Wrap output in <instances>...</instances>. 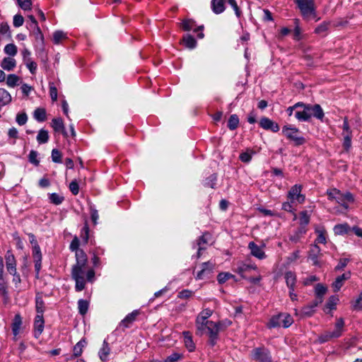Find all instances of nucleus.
Segmentation results:
<instances>
[{
    "instance_id": "obj_1",
    "label": "nucleus",
    "mask_w": 362,
    "mask_h": 362,
    "mask_svg": "<svg viewBox=\"0 0 362 362\" xmlns=\"http://www.w3.org/2000/svg\"><path fill=\"white\" fill-rule=\"evenodd\" d=\"M75 255L76 263L72 267L71 277L85 278L88 262L87 255L83 250L76 251Z\"/></svg>"
},
{
    "instance_id": "obj_2",
    "label": "nucleus",
    "mask_w": 362,
    "mask_h": 362,
    "mask_svg": "<svg viewBox=\"0 0 362 362\" xmlns=\"http://www.w3.org/2000/svg\"><path fill=\"white\" fill-rule=\"evenodd\" d=\"M344 326V321L342 318H339L334 325L333 331H325L318 337V341L321 344L327 342L332 339L339 338L342 334Z\"/></svg>"
},
{
    "instance_id": "obj_3",
    "label": "nucleus",
    "mask_w": 362,
    "mask_h": 362,
    "mask_svg": "<svg viewBox=\"0 0 362 362\" xmlns=\"http://www.w3.org/2000/svg\"><path fill=\"white\" fill-rule=\"evenodd\" d=\"M304 19L308 21L315 17L314 0H294Z\"/></svg>"
},
{
    "instance_id": "obj_4",
    "label": "nucleus",
    "mask_w": 362,
    "mask_h": 362,
    "mask_svg": "<svg viewBox=\"0 0 362 362\" xmlns=\"http://www.w3.org/2000/svg\"><path fill=\"white\" fill-rule=\"evenodd\" d=\"M281 132L288 139L293 141L296 146L303 145L305 142V138L298 135L299 129L291 124L284 125Z\"/></svg>"
},
{
    "instance_id": "obj_5",
    "label": "nucleus",
    "mask_w": 362,
    "mask_h": 362,
    "mask_svg": "<svg viewBox=\"0 0 362 362\" xmlns=\"http://www.w3.org/2000/svg\"><path fill=\"white\" fill-rule=\"evenodd\" d=\"M293 322V317L288 313H279L273 316L269 323V327L283 326L285 328L290 327Z\"/></svg>"
},
{
    "instance_id": "obj_6",
    "label": "nucleus",
    "mask_w": 362,
    "mask_h": 362,
    "mask_svg": "<svg viewBox=\"0 0 362 362\" xmlns=\"http://www.w3.org/2000/svg\"><path fill=\"white\" fill-rule=\"evenodd\" d=\"M302 186L300 185H293L288 192L287 198L291 203L297 202L302 204L305 201V195L301 194Z\"/></svg>"
},
{
    "instance_id": "obj_7",
    "label": "nucleus",
    "mask_w": 362,
    "mask_h": 362,
    "mask_svg": "<svg viewBox=\"0 0 362 362\" xmlns=\"http://www.w3.org/2000/svg\"><path fill=\"white\" fill-rule=\"evenodd\" d=\"M252 357L257 362H272L269 351L264 348L255 349Z\"/></svg>"
},
{
    "instance_id": "obj_8",
    "label": "nucleus",
    "mask_w": 362,
    "mask_h": 362,
    "mask_svg": "<svg viewBox=\"0 0 362 362\" xmlns=\"http://www.w3.org/2000/svg\"><path fill=\"white\" fill-rule=\"evenodd\" d=\"M257 267L255 264H252L247 262H239L236 264L234 271L239 274L243 278H247L245 274L251 270H257Z\"/></svg>"
},
{
    "instance_id": "obj_9",
    "label": "nucleus",
    "mask_w": 362,
    "mask_h": 362,
    "mask_svg": "<svg viewBox=\"0 0 362 362\" xmlns=\"http://www.w3.org/2000/svg\"><path fill=\"white\" fill-rule=\"evenodd\" d=\"M204 329H207L209 331L211 343L212 345H214L215 339L217 337L219 330L218 325L212 321L206 320L204 324Z\"/></svg>"
},
{
    "instance_id": "obj_10",
    "label": "nucleus",
    "mask_w": 362,
    "mask_h": 362,
    "mask_svg": "<svg viewBox=\"0 0 362 362\" xmlns=\"http://www.w3.org/2000/svg\"><path fill=\"white\" fill-rule=\"evenodd\" d=\"M334 201L342 206L344 209L347 210L349 209L348 204L354 202V198L353 194L350 192H347L345 194H343L340 192Z\"/></svg>"
},
{
    "instance_id": "obj_11",
    "label": "nucleus",
    "mask_w": 362,
    "mask_h": 362,
    "mask_svg": "<svg viewBox=\"0 0 362 362\" xmlns=\"http://www.w3.org/2000/svg\"><path fill=\"white\" fill-rule=\"evenodd\" d=\"M301 105L294 113V117L299 122H308L310 121L309 109L306 107L305 103L301 102Z\"/></svg>"
},
{
    "instance_id": "obj_12",
    "label": "nucleus",
    "mask_w": 362,
    "mask_h": 362,
    "mask_svg": "<svg viewBox=\"0 0 362 362\" xmlns=\"http://www.w3.org/2000/svg\"><path fill=\"white\" fill-rule=\"evenodd\" d=\"M306 107H308V115H310V119L312 117H315L317 119L322 120L324 117V112L322 109L321 106L318 104L315 105H310V104H306Z\"/></svg>"
},
{
    "instance_id": "obj_13",
    "label": "nucleus",
    "mask_w": 362,
    "mask_h": 362,
    "mask_svg": "<svg viewBox=\"0 0 362 362\" xmlns=\"http://www.w3.org/2000/svg\"><path fill=\"white\" fill-rule=\"evenodd\" d=\"M212 315V310L209 308L203 310L196 320V326L198 331L204 330V322Z\"/></svg>"
},
{
    "instance_id": "obj_14",
    "label": "nucleus",
    "mask_w": 362,
    "mask_h": 362,
    "mask_svg": "<svg viewBox=\"0 0 362 362\" xmlns=\"http://www.w3.org/2000/svg\"><path fill=\"white\" fill-rule=\"evenodd\" d=\"M45 320L43 315H36L34 320V337L38 339L44 330Z\"/></svg>"
},
{
    "instance_id": "obj_15",
    "label": "nucleus",
    "mask_w": 362,
    "mask_h": 362,
    "mask_svg": "<svg viewBox=\"0 0 362 362\" xmlns=\"http://www.w3.org/2000/svg\"><path fill=\"white\" fill-rule=\"evenodd\" d=\"M264 246L265 245H263L262 247H259L254 242H250L248 244V248L250 250L251 255L258 258L259 259H263L266 258V255L262 249V247Z\"/></svg>"
},
{
    "instance_id": "obj_16",
    "label": "nucleus",
    "mask_w": 362,
    "mask_h": 362,
    "mask_svg": "<svg viewBox=\"0 0 362 362\" xmlns=\"http://www.w3.org/2000/svg\"><path fill=\"white\" fill-rule=\"evenodd\" d=\"M259 125L264 129L271 130L273 132H277L279 131V126L277 123L273 122L272 119L267 117H262L260 119Z\"/></svg>"
},
{
    "instance_id": "obj_17",
    "label": "nucleus",
    "mask_w": 362,
    "mask_h": 362,
    "mask_svg": "<svg viewBox=\"0 0 362 362\" xmlns=\"http://www.w3.org/2000/svg\"><path fill=\"white\" fill-rule=\"evenodd\" d=\"M214 264L210 261L204 262L202 264V269L197 273L196 278L197 279H202L204 276L210 274L214 268Z\"/></svg>"
},
{
    "instance_id": "obj_18",
    "label": "nucleus",
    "mask_w": 362,
    "mask_h": 362,
    "mask_svg": "<svg viewBox=\"0 0 362 362\" xmlns=\"http://www.w3.org/2000/svg\"><path fill=\"white\" fill-rule=\"evenodd\" d=\"M4 260L2 257H0V295L4 298H7L8 291L4 277Z\"/></svg>"
},
{
    "instance_id": "obj_19",
    "label": "nucleus",
    "mask_w": 362,
    "mask_h": 362,
    "mask_svg": "<svg viewBox=\"0 0 362 362\" xmlns=\"http://www.w3.org/2000/svg\"><path fill=\"white\" fill-rule=\"evenodd\" d=\"M6 263L7 271L11 274H15L16 273V262L14 255L10 251L6 252Z\"/></svg>"
},
{
    "instance_id": "obj_20",
    "label": "nucleus",
    "mask_w": 362,
    "mask_h": 362,
    "mask_svg": "<svg viewBox=\"0 0 362 362\" xmlns=\"http://www.w3.org/2000/svg\"><path fill=\"white\" fill-rule=\"evenodd\" d=\"M322 303L321 300H315L309 305L303 307L300 311L301 317H310L315 313V308Z\"/></svg>"
},
{
    "instance_id": "obj_21",
    "label": "nucleus",
    "mask_w": 362,
    "mask_h": 362,
    "mask_svg": "<svg viewBox=\"0 0 362 362\" xmlns=\"http://www.w3.org/2000/svg\"><path fill=\"white\" fill-rule=\"evenodd\" d=\"M320 255L322 254L320 247L317 244L312 245L309 251L308 258L314 265H319L318 257Z\"/></svg>"
},
{
    "instance_id": "obj_22",
    "label": "nucleus",
    "mask_w": 362,
    "mask_h": 362,
    "mask_svg": "<svg viewBox=\"0 0 362 362\" xmlns=\"http://www.w3.org/2000/svg\"><path fill=\"white\" fill-rule=\"evenodd\" d=\"M315 232L317 235L315 243L325 244L327 243V231L323 226H316Z\"/></svg>"
},
{
    "instance_id": "obj_23",
    "label": "nucleus",
    "mask_w": 362,
    "mask_h": 362,
    "mask_svg": "<svg viewBox=\"0 0 362 362\" xmlns=\"http://www.w3.org/2000/svg\"><path fill=\"white\" fill-rule=\"evenodd\" d=\"M351 277V273L346 272L340 276H339L335 281L332 283V287L334 292H337L340 290L341 286L344 284V282L349 279Z\"/></svg>"
},
{
    "instance_id": "obj_24",
    "label": "nucleus",
    "mask_w": 362,
    "mask_h": 362,
    "mask_svg": "<svg viewBox=\"0 0 362 362\" xmlns=\"http://www.w3.org/2000/svg\"><path fill=\"white\" fill-rule=\"evenodd\" d=\"M196 26V23L192 19H185L182 21L180 27L182 30L185 31H189L193 30L194 32H197L198 30H202L204 28V25L199 26L197 29L194 28Z\"/></svg>"
},
{
    "instance_id": "obj_25",
    "label": "nucleus",
    "mask_w": 362,
    "mask_h": 362,
    "mask_svg": "<svg viewBox=\"0 0 362 362\" xmlns=\"http://www.w3.org/2000/svg\"><path fill=\"white\" fill-rule=\"evenodd\" d=\"M51 126L55 132H62L63 135L66 137L68 136L65 130L64 124L62 118H54L52 120Z\"/></svg>"
},
{
    "instance_id": "obj_26",
    "label": "nucleus",
    "mask_w": 362,
    "mask_h": 362,
    "mask_svg": "<svg viewBox=\"0 0 362 362\" xmlns=\"http://www.w3.org/2000/svg\"><path fill=\"white\" fill-rule=\"evenodd\" d=\"M211 8L214 13H222L226 10L225 0H211Z\"/></svg>"
},
{
    "instance_id": "obj_27",
    "label": "nucleus",
    "mask_w": 362,
    "mask_h": 362,
    "mask_svg": "<svg viewBox=\"0 0 362 362\" xmlns=\"http://www.w3.org/2000/svg\"><path fill=\"white\" fill-rule=\"evenodd\" d=\"M286 285L289 289L295 288L296 284V275L291 271L286 272L284 274Z\"/></svg>"
},
{
    "instance_id": "obj_28",
    "label": "nucleus",
    "mask_w": 362,
    "mask_h": 362,
    "mask_svg": "<svg viewBox=\"0 0 362 362\" xmlns=\"http://www.w3.org/2000/svg\"><path fill=\"white\" fill-rule=\"evenodd\" d=\"M1 67L6 71H12L16 66V62L13 58L5 57L1 62Z\"/></svg>"
},
{
    "instance_id": "obj_29",
    "label": "nucleus",
    "mask_w": 362,
    "mask_h": 362,
    "mask_svg": "<svg viewBox=\"0 0 362 362\" xmlns=\"http://www.w3.org/2000/svg\"><path fill=\"white\" fill-rule=\"evenodd\" d=\"M22 323L21 316L19 314H16L11 325L12 332L14 336H17L19 334Z\"/></svg>"
},
{
    "instance_id": "obj_30",
    "label": "nucleus",
    "mask_w": 362,
    "mask_h": 362,
    "mask_svg": "<svg viewBox=\"0 0 362 362\" xmlns=\"http://www.w3.org/2000/svg\"><path fill=\"white\" fill-rule=\"evenodd\" d=\"M182 44L188 49H194L197 46V41L191 35H185L182 37Z\"/></svg>"
},
{
    "instance_id": "obj_31",
    "label": "nucleus",
    "mask_w": 362,
    "mask_h": 362,
    "mask_svg": "<svg viewBox=\"0 0 362 362\" xmlns=\"http://www.w3.org/2000/svg\"><path fill=\"white\" fill-rule=\"evenodd\" d=\"M110 349L109 347L108 343L106 340H104L103 346L100 349L98 355L101 361H105L107 359V356L110 354Z\"/></svg>"
},
{
    "instance_id": "obj_32",
    "label": "nucleus",
    "mask_w": 362,
    "mask_h": 362,
    "mask_svg": "<svg viewBox=\"0 0 362 362\" xmlns=\"http://www.w3.org/2000/svg\"><path fill=\"white\" fill-rule=\"evenodd\" d=\"M184 341L185 346L189 351H193L195 349V345L192 341V337L189 332H184Z\"/></svg>"
},
{
    "instance_id": "obj_33",
    "label": "nucleus",
    "mask_w": 362,
    "mask_h": 362,
    "mask_svg": "<svg viewBox=\"0 0 362 362\" xmlns=\"http://www.w3.org/2000/svg\"><path fill=\"white\" fill-rule=\"evenodd\" d=\"M33 117L37 122H42L47 119L46 110L44 108L38 107L33 112Z\"/></svg>"
},
{
    "instance_id": "obj_34",
    "label": "nucleus",
    "mask_w": 362,
    "mask_h": 362,
    "mask_svg": "<svg viewBox=\"0 0 362 362\" xmlns=\"http://www.w3.org/2000/svg\"><path fill=\"white\" fill-rule=\"evenodd\" d=\"M21 83V78L16 74H9L6 78V84L10 88L18 86Z\"/></svg>"
},
{
    "instance_id": "obj_35",
    "label": "nucleus",
    "mask_w": 362,
    "mask_h": 362,
    "mask_svg": "<svg viewBox=\"0 0 362 362\" xmlns=\"http://www.w3.org/2000/svg\"><path fill=\"white\" fill-rule=\"evenodd\" d=\"M11 102V95L4 88H0V104L6 105Z\"/></svg>"
},
{
    "instance_id": "obj_36",
    "label": "nucleus",
    "mask_w": 362,
    "mask_h": 362,
    "mask_svg": "<svg viewBox=\"0 0 362 362\" xmlns=\"http://www.w3.org/2000/svg\"><path fill=\"white\" fill-rule=\"evenodd\" d=\"M35 309L37 315H43L45 311V303L42 298L40 295H37L35 298Z\"/></svg>"
},
{
    "instance_id": "obj_37",
    "label": "nucleus",
    "mask_w": 362,
    "mask_h": 362,
    "mask_svg": "<svg viewBox=\"0 0 362 362\" xmlns=\"http://www.w3.org/2000/svg\"><path fill=\"white\" fill-rule=\"evenodd\" d=\"M86 345V341L84 339H81L74 346L73 349V354L75 357H78L81 355L83 352V349Z\"/></svg>"
},
{
    "instance_id": "obj_38",
    "label": "nucleus",
    "mask_w": 362,
    "mask_h": 362,
    "mask_svg": "<svg viewBox=\"0 0 362 362\" xmlns=\"http://www.w3.org/2000/svg\"><path fill=\"white\" fill-rule=\"evenodd\" d=\"M49 133L47 130L41 129L39 130L36 139L40 144H46L49 141Z\"/></svg>"
},
{
    "instance_id": "obj_39",
    "label": "nucleus",
    "mask_w": 362,
    "mask_h": 362,
    "mask_svg": "<svg viewBox=\"0 0 362 362\" xmlns=\"http://www.w3.org/2000/svg\"><path fill=\"white\" fill-rule=\"evenodd\" d=\"M139 315V312L137 310H134L132 313L127 315L125 318L122 321V325L128 327L130 324H132L136 319V316Z\"/></svg>"
},
{
    "instance_id": "obj_40",
    "label": "nucleus",
    "mask_w": 362,
    "mask_h": 362,
    "mask_svg": "<svg viewBox=\"0 0 362 362\" xmlns=\"http://www.w3.org/2000/svg\"><path fill=\"white\" fill-rule=\"evenodd\" d=\"M89 307V303L86 300L80 299L78 301V312L81 315H84L87 313Z\"/></svg>"
},
{
    "instance_id": "obj_41",
    "label": "nucleus",
    "mask_w": 362,
    "mask_h": 362,
    "mask_svg": "<svg viewBox=\"0 0 362 362\" xmlns=\"http://www.w3.org/2000/svg\"><path fill=\"white\" fill-rule=\"evenodd\" d=\"M327 291V288L322 284H317L315 286V295L316 300H321L322 301V297Z\"/></svg>"
},
{
    "instance_id": "obj_42",
    "label": "nucleus",
    "mask_w": 362,
    "mask_h": 362,
    "mask_svg": "<svg viewBox=\"0 0 362 362\" xmlns=\"http://www.w3.org/2000/svg\"><path fill=\"white\" fill-rule=\"evenodd\" d=\"M76 282L75 288L76 291H81L85 288L86 281L83 277H72Z\"/></svg>"
},
{
    "instance_id": "obj_43",
    "label": "nucleus",
    "mask_w": 362,
    "mask_h": 362,
    "mask_svg": "<svg viewBox=\"0 0 362 362\" xmlns=\"http://www.w3.org/2000/svg\"><path fill=\"white\" fill-rule=\"evenodd\" d=\"M238 124H239L238 117L236 115H232L228 119V127L230 130H234L238 127Z\"/></svg>"
},
{
    "instance_id": "obj_44",
    "label": "nucleus",
    "mask_w": 362,
    "mask_h": 362,
    "mask_svg": "<svg viewBox=\"0 0 362 362\" xmlns=\"http://www.w3.org/2000/svg\"><path fill=\"white\" fill-rule=\"evenodd\" d=\"M349 227L347 224H339L334 226V231L337 235H343L349 232Z\"/></svg>"
},
{
    "instance_id": "obj_45",
    "label": "nucleus",
    "mask_w": 362,
    "mask_h": 362,
    "mask_svg": "<svg viewBox=\"0 0 362 362\" xmlns=\"http://www.w3.org/2000/svg\"><path fill=\"white\" fill-rule=\"evenodd\" d=\"M66 38V35L63 31L57 30L53 34V41L54 44H59L62 40Z\"/></svg>"
},
{
    "instance_id": "obj_46",
    "label": "nucleus",
    "mask_w": 362,
    "mask_h": 362,
    "mask_svg": "<svg viewBox=\"0 0 362 362\" xmlns=\"http://www.w3.org/2000/svg\"><path fill=\"white\" fill-rule=\"evenodd\" d=\"M341 134L344 137L346 136H352V132L351 130V128H350V126L349 124L348 119L346 117H344V119Z\"/></svg>"
},
{
    "instance_id": "obj_47",
    "label": "nucleus",
    "mask_w": 362,
    "mask_h": 362,
    "mask_svg": "<svg viewBox=\"0 0 362 362\" xmlns=\"http://www.w3.org/2000/svg\"><path fill=\"white\" fill-rule=\"evenodd\" d=\"M4 52L9 56H15L17 54V47L13 44H8L4 47Z\"/></svg>"
},
{
    "instance_id": "obj_48",
    "label": "nucleus",
    "mask_w": 362,
    "mask_h": 362,
    "mask_svg": "<svg viewBox=\"0 0 362 362\" xmlns=\"http://www.w3.org/2000/svg\"><path fill=\"white\" fill-rule=\"evenodd\" d=\"M37 156H38V153L36 151H34V150L30 151L29 156H28L29 162L35 166H38L40 164V160L37 159Z\"/></svg>"
},
{
    "instance_id": "obj_49",
    "label": "nucleus",
    "mask_w": 362,
    "mask_h": 362,
    "mask_svg": "<svg viewBox=\"0 0 362 362\" xmlns=\"http://www.w3.org/2000/svg\"><path fill=\"white\" fill-rule=\"evenodd\" d=\"M216 180H217V176L216 174L211 175L205 180L204 186L209 187L211 188H214Z\"/></svg>"
},
{
    "instance_id": "obj_50",
    "label": "nucleus",
    "mask_w": 362,
    "mask_h": 362,
    "mask_svg": "<svg viewBox=\"0 0 362 362\" xmlns=\"http://www.w3.org/2000/svg\"><path fill=\"white\" fill-rule=\"evenodd\" d=\"M329 28V23L323 22L320 24L315 30V33L319 35H325Z\"/></svg>"
},
{
    "instance_id": "obj_51",
    "label": "nucleus",
    "mask_w": 362,
    "mask_h": 362,
    "mask_svg": "<svg viewBox=\"0 0 362 362\" xmlns=\"http://www.w3.org/2000/svg\"><path fill=\"white\" fill-rule=\"evenodd\" d=\"M50 202L56 205H59L64 201V197L60 196L57 193H52L49 194Z\"/></svg>"
},
{
    "instance_id": "obj_52",
    "label": "nucleus",
    "mask_w": 362,
    "mask_h": 362,
    "mask_svg": "<svg viewBox=\"0 0 362 362\" xmlns=\"http://www.w3.org/2000/svg\"><path fill=\"white\" fill-rule=\"evenodd\" d=\"M208 235L207 234H204L203 235H202L199 240H197V245H198V257L200 256V252L202 250H204V247H202V245L203 244H206L208 243V240H207V238H206V236Z\"/></svg>"
},
{
    "instance_id": "obj_53",
    "label": "nucleus",
    "mask_w": 362,
    "mask_h": 362,
    "mask_svg": "<svg viewBox=\"0 0 362 362\" xmlns=\"http://www.w3.org/2000/svg\"><path fill=\"white\" fill-rule=\"evenodd\" d=\"M17 2L22 9L25 11L31 9V0H17Z\"/></svg>"
},
{
    "instance_id": "obj_54",
    "label": "nucleus",
    "mask_w": 362,
    "mask_h": 362,
    "mask_svg": "<svg viewBox=\"0 0 362 362\" xmlns=\"http://www.w3.org/2000/svg\"><path fill=\"white\" fill-rule=\"evenodd\" d=\"M16 120L19 125H24L28 121V116L25 112L18 113Z\"/></svg>"
},
{
    "instance_id": "obj_55",
    "label": "nucleus",
    "mask_w": 362,
    "mask_h": 362,
    "mask_svg": "<svg viewBox=\"0 0 362 362\" xmlns=\"http://www.w3.org/2000/svg\"><path fill=\"white\" fill-rule=\"evenodd\" d=\"M233 277H234V276L230 273H227V272L220 273L217 276V279L220 284H223V283H225L229 279L233 278Z\"/></svg>"
},
{
    "instance_id": "obj_56",
    "label": "nucleus",
    "mask_w": 362,
    "mask_h": 362,
    "mask_svg": "<svg viewBox=\"0 0 362 362\" xmlns=\"http://www.w3.org/2000/svg\"><path fill=\"white\" fill-rule=\"evenodd\" d=\"M52 160L54 163H59L62 162V154L57 149L52 151Z\"/></svg>"
},
{
    "instance_id": "obj_57",
    "label": "nucleus",
    "mask_w": 362,
    "mask_h": 362,
    "mask_svg": "<svg viewBox=\"0 0 362 362\" xmlns=\"http://www.w3.org/2000/svg\"><path fill=\"white\" fill-rule=\"evenodd\" d=\"M25 64L27 68L30 71V73L32 74H34L37 69V64L35 62L32 61L30 58H28V60L26 62H25Z\"/></svg>"
},
{
    "instance_id": "obj_58",
    "label": "nucleus",
    "mask_w": 362,
    "mask_h": 362,
    "mask_svg": "<svg viewBox=\"0 0 362 362\" xmlns=\"http://www.w3.org/2000/svg\"><path fill=\"white\" fill-rule=\"evenodd\" d=\"M296 27L293 30V38L296 40H300L301 39V30L298 25V20L295 19Z\"/></svg>"
},
{
    "instance_id": "obj_59",
    "label": "nucleus",
    "mask_w": 362,
    "mask_h": 362,
    "mask_svg": "<svg viewBox=\"0 0 362 362\" xmlns=\"http://www.w3.org/2000/svg\"><path fill=\"white\" fill-rule=\"evenodd\" d=\"M310 216L306 211H303L300 215V224L301 226H306L309 223Z\"/></svg>"
},
{
    "instance_id": "obj_60",
    "label": "nucleus",
    "mask_w": 362,
    "mask_h": 362,
    "mask_svg": "<svg viewBox=\"0 0 362 362\" xmlns=\"http://www.w3.org/2000/svg\"><path fill=\"white\" fill-rule=\"evenodd\" d=\"M69 189L71 192V193L74 195H76L79 192V186L78 183L76 180L71 182L69 184Z\"/></svg>"
},
{
    "instance_id": "obj_61",
    "label": "nucleus",
    "mask_w": 362,
    "mask_h": 362,
    "mask_svg": "<svg viewBox=\"0 0 362 362\" xmlns=\"http://www.w3.org/2000/svg\"><path fill=\"white\" fill-rule=\"evenodd\" d=\"M23 23H24V18L21 15L16 14L14 16L13 23L16 28H18V27L23 25Z\"/></svg>"
},
{
    "instance_id": "obj_62",
    "label": "nucleus",
    "mask_w": 362,
    "mask_h": 362,
    "mask_svg": "<svg viewBox=\"0 0 362 362\" xmlns=\"http://www.w3.org/2000/svg\"><path fill=\"white\" fill-rule=\"evenodd\" d=\"M33 257L34 259H42V254L39 245H33Z\"/></svg>"
},
{
    "instance_id": "obj_63",
    "label": "nucleus",
    "mask_w": 362,
    "mask_h": 362,
    "mask_svg": "<svg viewBox=\"0 0 362 362\" xmlns=\"http://www.w3.org/2000/svg\"><path fill=\"white\" fill-rule=\"evenodd\" d=\"M338 300L339 299L337 297L331 296L327 303V307L330 310L335 309Z\"/></svg>"
},
{
    "instance_id": "obj_64",
    "label": "nucleus",
    "mask_w": 362,
    "mask_h": 362,
    "mask_svg": "<svg viewBox=\"0 0 362 362\" xmlns=\"http://www.w3.org/2000/svg\"><path fill=\"white\" fill-rule=\"evenodd\" d=\"M340 191L336 188H333L327 190V194L328 195V198L330 200H335L336 197L339 194Z\"/></svg>"
}]
</instances>
